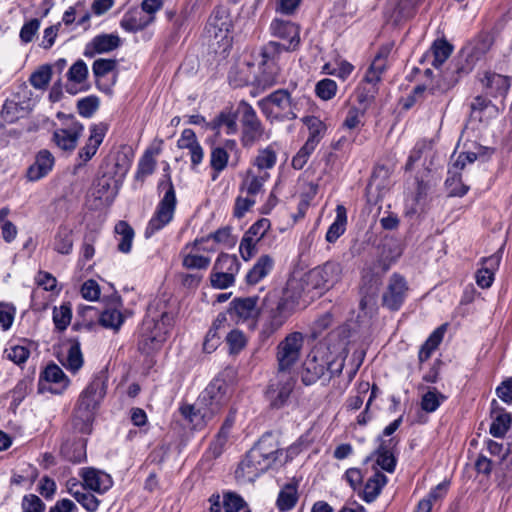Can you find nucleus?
<instances>
[{"mask_svg":"<svg viewBox=\"0 0 512 512\" xmlns=\"http://www.w3.org/2000/svg\"><path fill=\"white\" fill-rule=\"evenodd\" d=\"M72 309L70 303H63L53 309V323L59 331H64L71 323Z\"/></svg>","mask_w":512,"mask_h":512,"instance_id":"de8ad7c7","label":"nucleus"},{"mask_svg":"<svg viewBox=\"0 0 512 512\" xmlns=\"http://www.w3.org/2000/svg\"><path fill=\"white\" fill-rule=\"evenodd\" d=\"M164 185L167 189L145 228V238L152 237L155 233L167 226L174 218L177 199L173 183L169 176L166 182H160L159 187Z\"/></svg>","mask_w":512,"mask_h":512,"instance_id":"20e7f679","label":"nucleus"},{"mask_svg":"<svg viewBox=\"0 0 512 512\" xmlns=\"http://www.w3.org/2000/svg\"><path fill=\"white\" fill-rule=\"evenodd\" d=\"M285 48V44L275 41H270L261 48L260 65L262 72L258 77V84L263 88L270 87L277 82L280 73L278 60Z\"/></svg>","mask_w":512,"mask_h":512,"instance_id":"9d476101","label":"nucleus"},{"mask_svg":"<svg viewBox=\"0 0 512 512\" xmlns=\"http://www.w3.org/2000/svg\"><path fill=\"white\" fill-rule=\"evenodd\" d=\"M74 429V433L76 434V438L71 440H66L61 446V453L65 459L73 463H81L86 460V443L87 440L85 436L88 434H81L77 429Z\"/></svg>","mask_w":512,"mask_h":512,"instance_id":"a878e982","label":"nucleus"},{"mask_svg":"<svg viewBox=\"0 0 512 512\" xmlns=\"http://www.w3.org/2000/svg\"><path fill=\"white\" fill-rule=\"evenodd\" d=\"M303 121L309 130L308 139L315 140L319 143L326 130L325 124L315 116L305 117Z\"/></svg>","mask_w":512,"mask_h":512,"instance_id":"4d7b16f0","label":"nucleus"},{"mask_svg":"<svg viewBox=\"0 0 512 512\" xmlns=\"http://www.w3.org/2000/svg\"><path fill=\"white\" fill-rule=\"evenodd\" d=\"M121 308L122 303L120 297L117 296L114 297L100 313L92 306L85 307L82 313L90 317L98 315L99 324L101 326L118 331L125 321V316Z\"/></svg>","mask_w":512,"mask_h":512,"instance_id":"2eb2a0df","label":"nucleus"},{"mask_svg":"<svg viewBox=\"0 0 512 512\" xmlns=\"http://www.w3.org/2000/svg\"><path fill=\"white\" fill-rule=\"evenodd\" d=\"M277 162V151L275 144H270L265 148L259 149L253 160V165L259 170L272 169Z\"/></svg>","mask_w":512,"mask_h":512,"instance_id":"c03bdc74","label":"nucleus"},{"mask_svg":"<svg viewBox=\"0 0 512 512\" xmlns=\"http://www.w3.org/2000/svg\"><path fill=\"white\" fill-rule=\"evenodd\" d=\"M304 344V336L300 332L289 333L277 346L276 359L279 373H289L299 361Z\"/></svg>","mask_w":512,"mask_h":512,"instance_id":"ddd939ff","label":"nucleus"},{"mask_svg":"<svg viewBox=\"0 0 512 512\" xmlns=\"http://www.w3.org/2000/svg\"><path fill=\"white\" fill-rule=\"evenodd\" d=\"M5 354L10 361L17 365H21L28 360L30 351L25 346L12 345L5 349Z\"/></svg>","mask_w":512,"mask_h":512,"instance_id":"052dcab7","label":"nucleus"},{"mask_svg":"<svg viewBox=\"0 0 512 512\" xmlns=\"http://www.w3.org/2000/svg\"><path fill=\"white\" fill-rule=\"evenodd\" d=\"M446 331V324H443L436 328L427 340L422 344L418 353V359L420 363L427 361L432 353L438 348L443 340Z\"/></svg>","mask_w":512,"mask_h":512,"instance_id":"4c0bfd02","label":"nucleus"},{"mask_svg":"<svg viewBox=\"0 0 512 512\" xmlns=\"http://www.w3.org/2000/svg\"><path fill=\"white\" fill-rule=\"evenodd\" d=\"M181 415L196 430H201L209 424L214 423L217 417L197 399L193 405H183L180 407Z\"/></svg>","mask_w":512,"mask_h":512,"instance_id":"5701e85b","label":"nucleus"},{"mask_svg":"<svg viewBox=\"0 0 512 512\" xmlns=\"http://www.w3.org/2000/svg\"><path fill=\"white\" fill-rule=\"evenodd\" d=\"M342 274V264L331 260L310 270L306 281L312 289L328 291L341 281Z\"/></svg>","mask_w":512,"mask_h":512,"instance_id":"f8f14e48","label":"nucleus"},{"mask_svg":"<svg viewBox=\"0 0 512 512\" xmlns=\"http://www.w3.org/2000/svg\"><path fill=\"white\" fill-rule=\"evenodd\" d=\"M51 76L52 71L50 66L44 65L31 74L29 82L34 88L44 90L47 88Z\"/></svg>","mask_w":512,"mask_h":512,"instance_id":"5fc2aeb1","label":"nucleus"},{"mask_svg":"<svg viewBox=\"0 0 512 512\" xmlns=\"http://www.w3.org/2000/svg\"><path fill=\"white\" fill-rule=\"evenodd\" d=\"M116 66V60L100 58L94 61L92 70L95 77L100 78L115 70Z\"/></svg>","mask_w":512,"mask_h":512,"instance_id":"69168bd1","label":"nucleus"},{"mask_svg":"<svg viewBox=\"0 0 512 512\" xmlns=\"http://www.w3.org/2000/svg\"><path fill=\"white\" fill-rule=\"evenodd\" d=\"M154 21V16L148 15L142 8L128 10L120 21V26L126 32L134 33L147 27Z\"/></svg>","mask_w":512,"mask_h":512,"instance_id":"cd10ccee","label":"nucleus"},{"mask_svg":"<svg viewBox=\"0 0 512 512\" xmlns=\"http://www.w3.org/2000/svg\"><path fill=\"white\" fill-rule=\"evenodd\" d=\"M408 290L405 278L397 273L392 274L382 294V305L391 311L399 310L406 300Z\"/></svg>","mask_w":512,"mask_h":512,"instance_id":"f3484780","label":"nucleus"},{"mask_svg":"<svg viewBox=\"0 0 512 512\" xmlns=\"http://www.w3.org/2000/svg\"><path fill=\"white\" fill-rule=\"evenodd\" d=\"M268 178L269 174L267 172L255 174L252 170H248L240 190L246 192L248 196L254 197L262 191L264 183Z\"/></svg>","mask_w":512,"mask_h":512,"instance_id":"ea45409f","label":"nucleus"},{"mask_svg":"<svg viewBox=\"0 0 512 512\" xmlns=\"http://www.w3.org/2000/svg\"><path fill=\"white\" fill-rule=\"evenodd\" d=\"M210 280L213 287L218 289H226L234 284L235 275L213 269Z\"/></svg>","mask_w":512,"mask_h":512,"instance_id":"680f3d73","label":"nucleus"},{"mask_svg":"<svg viewBox=\"0 0 512 512\" xmlns=\"http://www.w3.org/2000/svg\"><path fill=\"white\" fill-rule=\"evenodd\" d=\"M302 292V284L297 280H290L281 291L273 290L266 294L263 309L268 313V326L271 332L280 329L297 310Z\"/></svg>","mask_w":512,"mask_h":512,"instance_id":"f257e3e1","label":"nucleus"},{"mask_svg":"<svg viewBox=\"0 0 512 512\" xmlns=\"http://www.w3.org/2000/svg\"><path fill=\"white\" fill-rule=\"evenodd\" d=\"M482 82L487 92L494 97L505 95L510 88V78L496 73H487Z\"/></svg>","mask_w":512,"mask_h":512,"instance_id":"c9c22d12","label":"nucleus"},{"mask_svg":"<svg viewBox=\"0 0 512 512\" xmlns=\"http://www.w3.org/2000/svg\"><path fill=\"white\" fill-rule=\"evenodd\" d=\"M213 269L236 275L240 269V263L235 255L222 253L216 259Z\"/></svg>","mask_w":512,"mask_h":512,"instance_id":"3c124183","label":"nucleus"},{"mask_svg":"<svg viewBox=\"0 0 512 512\" xmlns=\"http://www.w3.org/2000/svg\"><path fill=\"white\" fill-rule=\"evenodd\" d=\"M56 117L61 121V127L54 130L52 140L61 150L72 152L77 146L84 127L71 114L58 112Z\"/></svg>","mask_w":512,"mask_h":512,"instance_id":"9b49d317","label":"nucleus"},{"mask_svg":"<svg viewBox=\"0 0 512 512\" xmlns=\"http://www.w3.org/2000/svg\"><path fill=\"white\" fill-rule=\"evenodd\" d=\"M75 500L87 511L96 512L100 505V500L93 494L83 490L80 494H76Z\"/></svg>","mask_w":512,"mask_h":512,"instance_id":"338daca9","label":"nucleus"},{"mask_svg":"<svg viewBox=\"0 0 512 512\" xmlns=\"http://www.w3.org/2000/svg\"><path fill=\"white\" fill-rule=\"evenodd\" d=\"M258 452L248 451L244 459L238 465L235 471V477L240 483H249L255 481L262 473L270 467L264 461L259 460Z\"/></svg>","mask_w":512,"mask_h":512,"instance_id":"a211bd4d","label":"nucleus"},{"mask_svg":"<svg viewBox=\"0 0 512 512\" xmlns=\"http://www.w3.org/2000/svg\"><path fill=\"white\" fill-rule=\"evenodd\" d=\"M174 327V315L148 309L138 331L137 348L144 355L160 351Z\"/></svg>","mask_w":512,"mask_h":512,"instance_id":"7ed1b4c3","label":"nucleus"},{"mask_svg":"<svg viewBox=\"0 0 512 512\" xmlns=\"http://www.w3.org/2000/svg\"><path fill=\"white\" fill-rule=\"evenodd\" d=\"M108 377L105 371L95 374L87 387L80 393L72 426L81 434H90L96 410L107 392Z\"/></svg>","mask_w":512,"mask_h":512,"instance_id":"f03ea898","label":"nucleus"},{"mask_svg":"<svg viewBox=\"0 0 512 512\" xmlns=\"http://www.w3.org/2000/svg\"><path fill=\"white\" fill-rule=\"evenodd\" d=\"M225 320L226 318L224 315H218L217 319L213 323V327L207 332L203 343V350L206 353H212L220 344L221 337L218 334V328Z\"/></svg>","mask_w":512,"mask_h":512,"instance_id":"09e8293b","label":"nucleus"},{"mask_svg":"<svg viewBox=\"0 0 512 512\" xmlns=\"http://www.w3.org/2000/svg\"><path fill=\"white\" fill-rule=\"evenodd\" d=\"M512 416L510 413H500L493 420L489 432L496 438H503L510 428Z\"/></svg>","mask_w":512,"mask_h":512,"instance_id":"603ef678","label":"nucleus"},{"mask_svg":"<svg viewBox=\"0 0 512 512\" xmlns=\"http://www.w3.org/2000/svg\"><path fill=\"white\" fill-rule=\"evenodd\" d=\"M70 385V379L63 370L54 363L45 367L40 373L38 389L40 392H50L61 395Z\"/></svg>","mask_w":512,"mask_h":512,"instance_id":"dca6fc26","label":"nucleus"},{"mask_svg":"<svg viewBox=\"0 0 512 512\" xmlns=\"http://www.w3.org/2000/svg\"><path fill=\"white\" fill-rule=\"evenodd\" d=\"M275 260L268 254L261 255L246 275L248 284L255 285L267 277L273 270Z\"/></svg>","mask_w":512,"mask_h":512,"instance_id":"72a5a7b5","label":"nucleus"},{"mask_svg":"<svg viewBox=\"0 0 512 512\" xmlns=\"http://www.w3.org/2000/svg\"><path fill=\"white\" fill-rule=\"evenodd\" d=\"M337 88V83L334 80L325 78L317 82L315 93L320 99L328 101L336 95Z\"/></svg>","mask_w":512,"mask_h":512,"instance_id":"6e6d98bb","label":"nucleus"},{"mask_svg":"<svg viewBox=\"0 0 512 512\" xmlns=\"http://www.w3.org/2000/svg\"><path fill=\"white\" fill-rule=\"evenodd\" d=\"M206 128L214 131L216 135L224 132L234 135L238 131L237 116L232 111H221L214 119L206 124Z\"/></svg>","mask_w":512,"mask_h":512,"instance_id":"2f4dec72","label":"nucleus"},{"mask_svg":"<svg viewBox=\"0 0 512 512\" xmlns=\"http://www.w3.org/2000/svg\"><path fill=\"white\" fill-rule=\"evenodd\" d=\"M198 244H185L180 252L182 265L186 269L206 270L211 263V256L198 253L195 249Z\"/></svg>","mask_w":512,"mask_h":512,"instance_id":"c756f323","label":"nucleus"},{"mask_svg":"<svg viewBox=\"0 0 512 512\" xmlns=\"http://www.w3.org/2000/svg\"><path fill=\"white\" fill-rule=\"evenodd\" d=\"M445 399L446 397L436 388H431L422 396L421 408L427 413L435 412Z\"/></svg>","mask_w":512,"mask_h":512,"instance_id":"8fccbe9b","label":"nucleus"},{"mask_svg":"<svg viewBox=\"0 0 512 512\" xmlns=\"http://www.w3.org/2000/svg\"><path fill=\"white\" fill-rule=\"evenodd\" d=\"M84 364V357L78 340L72 341L68 352L65 367L72 373H77Z\"/></svg>","mask_w":512,"mask_h":512,"instance_id":"49530a36","label":"nucleus"},{"mask_svg":"<svg viewBox=\"0 0 512 512\" xmlns=\"http://www.w3.org/2000/svg\"><path fill=\"white\" fill-rule=\"evenodd\" d=\"M22 111L23 108L17 102L13 100H6L0 112V117L6 123H14L21 117Z\"/></svg>","mask_w":512,"mask_h":512,"instance_id":"bf43d9fd","label":"nucleus"},{"mask_svg":"<svg viewBox=\"0 0 512 512\" xmlns=\"http://www.w3.org/2000/svg\"><path fill=\"white\" fill-rule=\"evenodd\" d=\"M233 395V387L222 378H214L199 395L201 405L208 408L216 417L227 407Z\"/></svg>","mask_w":512,"mask_h":512,"instance_id":"0eeeda50","label":"nucleus"},{"mask_svg":"<svg viewBox=\"0 0 512 512\" xmlns=\"http://www.w3.org/2000/svg\"><path fill=\"white\" fill-rule=\"evenodd\" d=\"M160 147L148 148L138 161L135 179L143 182L153 174L156 168L155 156L160 153Z\"/></svg>","mask_w":512,"mask_h":512,"instance_id":"f704fd0d","label":"nucleus"},{"mask_svg":"<svg viewBox=\"0 0 512 512\" xmlns=\"http://www.w3.org/2000/svg\"><path fill=\"white\" fill-rule=\"evenodd\" d=\"M241 158V151L236 140L225 139L214 144L210 151V167L213 171L212 180H216L229 165L237 167Z\"/></svg>","mask_w":512,"mask_h":512,"instance_id":"6e6552de","label":"nucleus"},{"mask_svg":"<svg viewBox=\"0 0 512 512\" xmlns=\"http://www.w3.org/2000/svg\"><path fill=\"white\" fill-rule=\"evenodd\" d=\"M53 249L62 255H68L73 249V231L68 226H60L54 236Z\"/></svg>","mask_w":512,"mask_h":512,"instance_id":"37998d69","label":"nucleus"},{"mask_svg":"<svg viewBox=\"0 0 512 512\" xmlns=\"http://www.w3.org/2000/svg\"><path fill=\"white\" fill-rule=\"evenodd\" d=\"M392 49V44H386L379 48L364 77V81L369 87L367 89L363 88L365 93L360 92L358 94V101L360 103L372 100L377 94V84L381 81L383 73L389 66V57Z\"/></svg>","mask_w":512,"mask_h":512,"instance_id":"423d86ee","label":"nucleus"},{"mask_svg":"<svg viewBox=\"0 0 512 512\" xmlns=\"http://www.w3.org/2000/svg\"><path fill=\"white\" fill-rule=\"evenodd\" d=\"M99 107V100L95 96L82 98L77 103V109L81 116L89 118Z\"/></svg>","mask_w":512,"mask_h":512,"instance_id":"e2e57ef3","label":"nucleus"},{"mask_svg":"<svg viewBox=\"0 0 512 512\" xmlns=\"http://www.w3.org/2000/svg\"><path fill=\"white\" fill-rule=\"evenodd\" d=\"M108 131V125L101 122L93 124L89 128V138L85 145L79 150L78 157L82 163L89 161L97 152Z\"/></svg>","mask_w":512,"mask_h":512,"instance_id":"393cba45","label":"nucleus"},{"mask_svg":"<svg viewBox=\"0 0 512 512\" xmlns=\"http://www.w3.org/2000/svg\"><path fill=\"white\" fill-rule=\"evenodd\" d=\"M115 232L119 236L118 250L122 253H129L132 248L134 230L125 221H119L115 225Z\"/></svg>","mask_w":512,"mask_h":512,"instance_id":"a18cd8bd","label":"nucleus"},{"mask_svg":"<svg viewBox=\"0 0 512 512\" xmlns=\"http://www.w3.org/2000/svg\"><path fill=\"white\" fill-rule=\"evenodd\" d=\"M88 75L87 65L83 60L76 61L68 70L67 78L69 81L81 83L86 80Z\"/></svg>","mask_w":512,"mask_h":512,"instance_id":"0e129e2a","label":"nucleus"},{"mask_svg":"<svg viewBox=\"0 0 512 512\" xmlns=\"http://www.w3.org/2000/svg\"><path fill=\"white\" fill-rule=\"evenodd\" d=\"M272 36L287 41L285 51H295L300 45V27L290 20L274 18L270 24Z\"/></svg>","mask_w":512,"mask_h":512,"instance_id":"6ab92c4d","label":"nucleus"},{"mask_svg":"<svg viewBox=\"0 0 512 512\" xmlns=\"http://www.w3.org/2000/svg\"><path fill=\"white\" fill-rule=\"evenodd\" d=\"M387 482L388 478L386 475L381 472H376L366 481L362 492V499L367 503L375 501Z\"/></svg>","mask_w":512,"mask_h":512,"instance_id":"e433bc0d","label":"nucleus"},{"mask_svg":"<svg viewBox=\"0 0 512 512\" xmlns=\"http://www.w3.org/2000/svg\"><path fill=\"white\" fill-rule=\"evenodd\" d=\"M347 224V211L343 205L336 207V218L333 223L329 226L326 233V241L334 243L336 240L344 234Z\"/></svg>","mask_w":512,"mask_h":512,"instance_id":"79ce46f5","label":"nucleus"},{"mask_svg":"<svg viewBox=\"0 0 512 512\" xmlns=\"http://www.w3.org/2000/svg\"><path fill=\"white\" fill-rule=\"evenodd\" d=\"M316 434L313 429L307 430L304 434H302L295 443H293L287 449V453L289 456L293 457L298 455L304 450H307L315 441Z\"/></svg>","mask_w":512,"mask_h":512,"instance_id":"864d4df0","label":"nucleus"},{"mask_svg":"<svg viewBox=\"0 0 512 512\" xmlns=\"http://www.w3.org/2000/svg\"><path fill=\"white\" fill-rule=\"evenodd\" d=\"M257 104L267 120L271 122L297 118L291 95L285 89L272 92L268 96L260 99Z\"/></svg>","mask_w":512,"mask_h":512,"instance_id":"39448f33","label":"nucleus"},{"mask_svg":"<svg viewBox=\"0 0 512 512\" xmlns=\"http://www.w3.org/2000/svg\"><path fill=\"white\" fill-rule=\"evenodd\" d=\"M237 112L240 114L241 145L244 148H251L263 138L265 133L264 126L249 103L241 101Z\"/></svg>","mask_w":512,"mask_h":512,"instance_id":"1a4fd4ad","label":"nucleus"},{"mask_svg":"<svg viewBox=\"0 0 512 512\" xmlns=\"http://www.w3.org/2000/svg\"><path fill=\"white\" fill-rule=\"evenodd\" d=\"M121 39L117 34H100L95 36L85 47L84 55L94 57L96 54L108 53L117 49Z\"/></svg>","mask_w":512,"mask_h":512,"instance_id":"bb28decb","label":"nucleus"},{"mask_svg":"<svg viewBox=\"0 0 512 512\" xmlns=\"http://www.w3.org/2000/svg\"><path fill=\"white\" fill-rule=\"evenodd\" d=\"M85 490L104 494L113 485L112 477L103 470L94 467H83L79 471Z\"/></svg>","mask_w":512,"mask_h":512,"instance_id":"aec40b11","label":"nucleus"},{"mask_svg":"<svg viewBox=\"0 0 512 512\" xmlns=\"http://www.w3.org/2000/svg\"><path fill=\"white\" fill-rule=\"evenodd\" d=\"M250 451L258 452L260 459L270 467L278 458L281 449L271 434L263 435Z\"/></svg>","mask_w":512,"mask_h":512,"instance_id":"473e14b6","label":"nucleus"},{"mask_svg":"<svg viewBox=\"0 0 512 512\" xmlns=\"http://www.w3.org/2000/svg\"><path fill=\"white\" fill-rule=\"evenodd\" d=\"M327 361L317 356H308L301 372L302 382L305 385H312L326 376Z\"/></svg>","mask_w":512,"mask_h":512,"instance_id":"c85d7f7f","label":"nucleus"},{"mask_svg":"<svg viewBox=\"0 0 512 512\" xmlns=\"http://www.w3.org/2000/svg\"><path fill=\"white\" fill-rule=\"evenodd\" d=\"M55 159L48 150H41L36 155L35 162L29 167L27 177L30 181H38L45 177L53 168Z\"/></svg>","mask_w":512,"mask_h":512,"instance_id":"7c9ffc66","label":"nucleus"},{"mask_svg":"<svg viewBox=\"0 0 512 512\" xmlns=\"http://www.w3.org/2000/svg\"><path fill=\"white\" fill-rule=\"evenodd\" d=\"M22 512H44L45 504L34 494L25 495L21 503Z\"/></svg>","mask_w":512,"mask_h":512,"instance_id":"774afa93","label":"nucleus"},{"mask_svg":"<svg viewBox=\"0 0 512 512\" xmlns=\"http://www.w3.org/2000/svg\"><path fill=\"white\" fill-rule=\"evenodd\" d=\"M270 226L267 218H261L244 233L239 244V252L244 261H249L258 252V243L265 237Z\"/></svg>","mask_w":512,"mask_h":512,"instance_id":"4468645a","label":"nucleus"},{"mask_svg":"<svg viewBox=\"0 0 512 512\" xmlns=\"http://www.w3.org/2000/svg\"><path fill=\"white\" fill-rule=\"evenodd\" d=\"M228 313L238 323L255 320L259 315L258 297L234 298L230 302Z\"/></svg>","mask_w":512,"mask_h":512,"instance_id":"4be33fe9","label":"nucleus"},{"mask_svg":"<svg viewBox=\"0 0 512 512\" xmlns=\"http://www.w3.org/2000/svg\"><path fill=\"white\" fill-rule=\"evenodd\" d=\"M246 507L244 499L235 492H225L223 494V509L225 512H240Z\"/></svg>","mask_w":512,"mask_h":512,"instance_id":"13d9d810","label":"nucleus"},{"mask_svg":"<svg viewBox=\"0 0 512 512\" xmlns=\"http://www.w3.org/2000/svg\"><path fill=\"white\" fill-rule=\"evenodd\" d=\"M298 501V491L296 483L286 484L279 492L276 506L281 512L292 510Z\"/></svg>","mask_w":512,"mask_h":512,"instance_id":"a19ab883","label":"nucleus"},{"mask_svg":"<svg viewBox=\"0 0 512 512\" xmlns=\"http://www.w3.org/2000/svg\"><path fill=\"white\" fill-rule=\"evenodd\" d=\"M230 27L231 21L227 11L218 8L209 17L206 30L209 36L219 43L228 38Z\"/></svg>","mask_w":512,"mask_h":512,"instance_id":"b1692460","label":"nucleus"},{"mask_svg":"<svg viewBox=\"0 0 512 512\" xmlns=\"http://www.w3.org/2000/svg\"><path fill=\"white\" fill-rule=\"evenodd\" d=\"M452 51V45L446 40H436L427 52L426 57L435 68H438L450 57Z\"/></svg>","mask_w":512,"mask_h":512,"instance_id":"58836bf2","label":"nucleus"},{"mask_svg":"<svg viewBox=\"0 0 512 512\" xmlns=\"http://www.w3.org/2000/svg\"><path fill=\"white\" fill-rule=\"evenodd\" d=\"M294 388L290 373H279L276 381H272L267 390V396L274 408L282 407L288 400Z\"/></svg>","mask_w":512,"mask_h":512,"instance_id":"412c9836","label":"nucleus"}]
</instances>
